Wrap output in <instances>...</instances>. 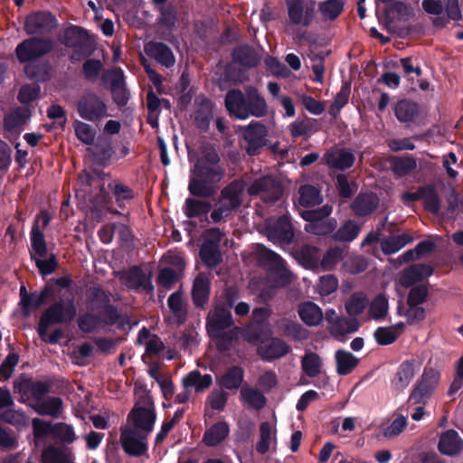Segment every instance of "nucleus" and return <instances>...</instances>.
<instances>
[{
    "label": "nucleus",
    "mask_w": 463,
    "mask_h": 463,
    "mask_svg": "<svg viewBox=\"0 0 463 463\" xmlns=\"http://www.w3.org/2000/svg\"><path fill=\"white\" fill-rule=\"evenodd\" d=\"M225 169L213 145L208 144L201 149L188 183L190 194L197 198H211L217 191V184L224 177Z\"/></svg>",
    "instance_id": "obj_1"
},
{
    "label": "nucleus",
    "mask_w": 463,
    "mask_h": 463,
    "mask_svg": "<svg viewBox=\"0 0 463 463\" xmlns=\"http://www.w3.org/2000/svg\"><path fill=\"white\" fill-rule=\"evenodd\" d=\"M224 106L232 118L241 120L250 117L262 118L268 114L266 99L254 86L246 87L244 92L240 89L228 90Z\"/></svg>",
    "instance_id": "obj_2"
},
{
    "label": "nucleus",
    "mask_w": 463,
    "mask_h": 463,
    "mask_svg": "<svg viewBox=\"0 0 463 463\" xmlns=\"http://www.w3.org/2000/svg\"><path fill=\"white\" fill-rule=\"evenodd\" d=\"M76 316L77 307L73 298L67 301L62 299L54 301L42 313L37 326V333L41 339H44L46 332L51 326L70 323Z\"/></svg>",
    "instance_id": "obj_3"
},
{
    "label": "nucleus",
    "mask_w": 463,
    "mask_h": 463,
    "mask_svg": "<svg viewBox=\"0 0 463 463\" xmlns=\"http://www.w3.org/2000/svg\"><path fill=\"white\" fill-rule=\"evenodd\" d=\"M62 43L72 49L71 61H79L92 55L96 50L95 37L90 32L78 25L68 26L63 33Z\"/></svg>",
    "instance_id": "obj_4"
},
{
    "label": "nucleus",
    "mask_w": 463,
    "mask_h": 463,
    "mask_svg": "<svg viewBox=\"0 0 463 463\" xmlns=\"http://www.w3.org/2000/svg\"><path fill=\"white\" fill-rule=\"evenodd\" d=\"M30 257L35 262L39 273L47 276L53 273L58 267V260L54 253L48 255V246L44 233L35 225L30 232Z\"/></svg>",
    "instance_id": "obj_5"
},
{
    "label": "nucleus",
    "mask_w": 463,
    "mask_h": 463,
    "mask_svg": "<svg viewBox=\"0 0 463 463\" xmlns=\"http://www.w3.org/2000/svg\"><path fill=\"white\" fill-rule=\"evenodd\" d=\"M111 293L100 286L91 287L87 292V303L91 311H99L103 325L112 326L120 318L119 309L111 304Z\"/></svg>",
    "instance_id": "obj_6"
},
{
    "label": "nucleus",
    "mask_w": 463,
    "mask_h": 463,
    "mask_svg": "<svg viewBox=\"0 0 463 463\" xmlns=\"http://www.w3.org/2000/svg\"><path fill=\"white\" fill-rule=\"evenodd\" d=\"M30 36L18 43L14 51L17 61L23 64L43 58L55 46L51 37Z\"/></svg>",
    "instance_id": "obj_7"
},
{
    "label": "nucleus",
    "mask_w": 463,
    "mask_h": 463,
    "mask_svg": "<svg viewBox=\"0 0 463 463\" xmlns=\"http://www.w3.org/2000/svg\"><path fill=\"white\" fill-rule=\"evenodd\" d=\"M259 260L269 269V280L278 288H283L291 283L292 274L286 268L285 260L275 251L264 248L260 251Z\"/></svg>",
    "instance_id": "obj_8"
},
{
    "label": "nucleus",
    "mask_w": 463,
    "mask_h": 463,
    "mask_svg": "<svg viewBox=\"0 0 463 463\" xmlns=\"http://www.w3.org/2000/svg\"><path fill=\"white\" fill-rule=\"evenodd\" d=\"M58 26L56 16L48 10L30 13L24 21V31L28 35L47 37Z\"/></svg>",
    "instance_id": "obj_9"
},
{
    "label": "nucleus",
    "mask_w": 463,
    "mask_h": 463,
    "mask_svg": "<svg viewBox=\"0 0 463 463\" xmlns=\"http://www.w3.org/2000/svg\"><path fill=\"white\" fill-rule=\"evenodd\" d=\"M144 406L136 404L128 416V420L131 421L136 428L135 430L144 431L149 434L153 429L156 420V412L153 398L145 395L142 398Z\"/></svg>",
    "instance_id": "obj_10"
},
{
    "label": "nucleus",
    "mask_w": 463,
    "mask_h": 463,
    "mask_svg": "<svg viewBox=\"0 0 463 463\" xmlns=\"http://www.w3.org/2000/svg\"><path fill=\"white\" fill-rule=\"evenodd\" d=\"M77 112L82 119L96 122L107 116V106L98 94L88 90L79 99Z\"/></svg>",
    "instance_id": "obj_11"
},
{
    "label": "nucleus",
    "mask_w": 463,
    "mask_h": 463,
    "mask_svg": "<svg viewBox=\"0 0 463 463\" xmlns=\"http://www.w3.org/2000/svg\"><path fill=\"white\" fill-rule=\"evenodd\" d=\"M251 196L262 194V200L267 203H275L283 194L282 184L270 175L256 178L248 187Z\"/></svg>",
    "instance_id": "obj_12"
},
{
    "label": "nucleus",
    "mask_w": 463,
    "mask_h": 463,
    "mask_svg": "<svg viewBox=\"0 0 463 463\" xmlns=\"http://www.w3.org/2000/svg\"><path fill=\"white\" fill-rule=\"evenodd\" d=\"M243 138L247 142L246 152L249 156H257L267 144V127L257 121H251L243 129Z\"/></svg>",
    "instance_id": "obj_13"
},
{
    "label": "nucleus",
    "mask_w": 463,
    "mask_h": 463,
    "mask_svg": "<svg viewBox=\"0 0 463 463\" xmlns=\"http://www.w3.org/2000/svg\"><path fill=\"white\" fill-rule=\"evenodd\" d=\"M267 237L274 244L289 245L293 242L294 232L290 219L281 215L267 226Z\"/></svg>",
    "instance_id": "obj_14"
},
{
    "label": "nucleus",
    "mask_w": 463,
    "mask_h": 463,
    "mask_svg": "<svg viewBox=\"0 0 463 463\" xmlns=\"http://www.w3.org/2000/svg\"><path fill=\"white\" fill-rule=\"evenodd\" d=\"M146 435L135 430H122L120 443L123 450L130 457H142L146 455L148 444Z\"/></svg>",
    "instance_id": "obj_15"
},
{
    "label": "nucleus",
    "mask_w": 463,
    "mask_h": 463,
    "mask_svg": "<svg viewBox=\"0 0 463 463\" xmlns=\"http://www.w3.org/2000/svg\"><path fill=\"white\" fill-rule=\"evenodd\" d=\"M52 383L44 381H33L31 378H23L14 383V392L26 396L31 395L32 400L38 404L51 392Z\"/></svg>",
    "instance_id": "obj_16"
},
{
    "label": "nucleus",
    "mask_w": 463,
    "mask_h": 463,
    "mask_svg": "<svg viewBox=\"0 0 463 463\" xmlns=\"http://www.w3.org/2000/svg\"><path fill=\"white\" fill-rule=\"evenodd\" d=\"M120 279L128 288L136 291H145L146 294L154 293V286L151 280V275L146 274L141 267L135 265L122 272Z\"/></svg>",
    "instance_id": "obj_17"
},
{
    "label": "nucleus",
    "mask_w": 463,
    "mask_h": 463,
    "mask_svg": "<svg viewBox=\"0 0 463 463\" xmlns=\"http://www.w3.org/2000/svg\"><path fill=\"white\" fill-rule=\"evenodd\" d=\"M105 176L106 175L102 171L96 169L91 171L84 170L79 176L82 184L98 189L94 195V201L98 204H107L111 200L110 194L105 187Z\"/></svg>",
    "instance_id": "obj_18"
},
{
    "label": "nucleus",
    "mask_w": 463,
    "mask_h": 463,
    "mask_svg": "<svg viewBox=\"0 0 463 463\" xmlns=\"http://www.w3.org/2000/svg\"><path fill=\"white\" fill-rule=\"evenodd\" d=\"M211 288V275L205 272H199L193 281L191 290L192 301L195 308L205 309L210 299Z\"/></svg>",
    "instance_id": "obj_19"
},
{
    "label": "nucleus",
    "mask_w": 463,
    "mask_h": 463,
    "mask_svg": "<svg viewBox=\"0 0 463 463\" xmlns=\"http://www.w3.org/2000/svg\"><path fill=\"white\" fill-rule=\"evenodd\" d=\"M102 80H109L112 99L117 106H126L129 99V93L126 89L124 73L122 70L119 68L109 70L102 75Z\"/></svg>",
    "instance_id": "obj_20"
},
{
    "label": "nucleus",
    "mask_w": 463,
    "mask_h": 463,
    "mask_svg": "<svg viewBox=\"0 0 463 463\" xmlns=\"http://www.w3.org/2000/svg\"><path fill=\"white\" fill-rule=\"evenodd\" d=\"M246 183L242 179H235L223 187L219 196V203L225 204L232 213L238 210L243 202Z\"/></svg>",
    "instance_id": "obj_21"
},
{
    "label": "nucleus",
    "mask_w": 463,
    "mask_h": 463,
    "mask_svg": "<svg viewBox=\"0 0 463 463\" xmlns=\"http://www.w3.org/2000/svg\"><path fill=\"white\" fill-rule=\"evenodd\" d=\"M393 112L397 120L406 124L407 127L420 123V107L415 101L402 99L395 103Z\"/></svg>",
    "instance_id": "obj_22"
},
{
    "label": "nucleus",
    "mask_w": 463,
    "mask_h": 463,
    "mask_svg": "<svg viewBox=\"0 0 463 463\" xmlns=\"http://www.w3.org/2000/svg\"><path fill=\"white\" fill-rule=\"evenodd\" d=\"M146 54L165 68H172L175 57L172 49L165 43L150 41L144 46Z\"/></svg>",
    "instance_id": "obj_23"
},
{
    "label": "nucleus",
    "mask_w": 463,
    "mask_h": 463,
    "mask_svg": "<svg viewBox=\"0 0 463 463\" xmlns=\"http://www.w3.org/2000/svg\"><path fill=\"white\" fill-rule=\"evenodd\" d=\"M379 202V197L372 192L359 193L350 207L355 216L367 217L377 209Z\"/></svg>",
    "instance_id": "obj_24"
},
{
    "label": "nucleus",
    "mask_w": 463,
    "mask_h": 463,
    "mask_svg": "<svg viewBox=\"0 0 463 463\" xmlns=\"http://www.w3.org/2000/svg\"><path fill=\"white\" fill-rule=\"evenodd\" d=\"M290 346L281 338L271 337L266 344L258 347V354L263 361L271 362L287 355Z\"/></svg>",
    "instance_id": "obj_25"
},
{
    "label": "nucleus",
    "mask_w": 463,
    "mask_h": 463,
    "mask_svg": "<svg viewBox=\"0 0 463 463\" xmlns=\"http://www.w3.org/2000/svg\"><path fill=\"white\" fill-rule=\"evenodd\" d=\"M232 326L233 319L231 309L225 307V306L217 305L213 312L208 317L207 326L210 330L219 335L221 332Z\"/></svg>",
    "instance_id": "obj_26"
},
{
    "label": "nucleus",
    "mask_w": 463,
    "mask_h": 463,
    "mask_svg": "<svg viewBox=\"0 0 463 463\" xmlns=\"http://www.w3.org/2000/svg\"><path fill=\"white\" fill-rule=\"evenodd\" d=\"M438 449L443 455H457L463 449V440L456 430H446L439 438Z\"/></svg>",
    "instance_id": "obj_27"
},
{
    "label": "nucleus",
    "mask_w": 463,
    "mask_h": 463,
    "mask_svg": "<svg viewBox=\"0 0 463 463\" xmlns=\"http://www.w3.org/2000/svg\"><path fill=\"white\" fill-rule=\"evenodd\" d=\"M232 57L235 63L247 68L257 67L261 61V56L253 47L248 44L234 48L232 52Z\"/></svg>",
    "instance_id": "obj_28"
},
{
    "label": "nucleus",
    "mask_w": 463,
    "mask_h": 463,
    "mask_svg": "<svg viewBox=\"0 0 463 463\" xmlns=\"http://www.w3.org/2000/svg\"><path fill=\"white\" fill-rule=\"evenodd\" d=\"M327 165L339 171L351 168L355 161L354 153L346 148H341L336 152H328L325 155Z\"/></svg>",
    "instance_id": "obj_29"
},
{
    "label": "nucleus",
    "mask_w": 463,
    "mask_h": 463,
    "mask_svg": "<svg viewBox=\"0 0 463 463\" xmlns=\"http://www.w3.org/2000/svg\"><path fill=\"white\" fill-rule=\"evenodd\" d=\"M52 66L49 61H31L25 63L24 71L29 80L38 82H46L52 78Z\"/></svg>",
    "instance_id": "obj_30"
},
{
    "label": "nucleus",
    "mask_w": 463,
    "mask_h": 463,
    "mask_svg": "<svg viewBox=\"0 0 463 463\" xmlns=\"http://www.w3.org/2000/svg\"><path fill=\"white\" fill-rule=\"evenodd\" d=\"M229 433V424L226 421H218L205 430L203 442L208 447H216L226 439Z\"/></svg>",
    "instance_id": "obj_31"
},
{
    "label": "nucleus",
    "mask_w": 463,
    "mask_h": 463,
    "mask_svg": "<svg viewBox=\"0 0 463 463\" xmlns=\"http://www.w3.org/2000/svg\"><path fill=\"white\" fill-rule=\"evenodd\" d=\"M243 381V368L239 365H232L221 376L218 380V383L222 389L236 391L241 386Z\"/></svg>",
    "instance_id": "obj_32"
},
{
    "label": "nucleus",
    "mask_w": 463,
    "mask_h": 463,
    "mask_svg": "<svg viewBox=\"0 0 463 463\" xmlns=\"http://www.w3.org/2000/svg\"><path fill=\"white\" fill-rule=\"evenodd\" d=\"M298 312L300 319L308 326H318L323 320L322 309L311 301L301 303Z\"/></svg>",
    "instance_id": "obj_33"
},
{
    "label": "nucleus",
    "mask_w": 463,
    "mask_h": 463,
    "mask_svg": "<svg viewBox=\"0 0 463 463\" xmlns=\"http://www.w3.org/2000/svg\"><path fill=\"white\" fill-rule=\"evenodd\" d=\"M32 117V110L29 107H17L4 118V128L9 132H13L18 128L26 124Z\"/></svg>",
    "instance_id": "obj_34"
},
{
    "label": "nucleus",
    "mask_w": 463,
    "mask_h": 463,
    "mask_svg": "<svg viewBox=\"0 0 463 463\" xmlns=\"http://www.w3.org/2000/svg\"><path fill=\"white\" fill-rule=\"evenodd\" d=\"M240 399L249 408L260 411L266 406L265 395L257 388L244 385L241 388Z\"/></svg>",
    "instance_id": "obj_35"
},
{
    "label": "nucleus",
    "mask_w": 463,
    "mask_h": 463,
    "mask_svg": "<svg viewBox=\"0 0 463 463\" xmlns=\"http://www.w3.org/2000/svg\"><path fill=\"white\" fill-rule=\"evenodd\" d=\"M202 262L209 269H214L222 261L220 246L212 241H203L199 250Z\"/></svg>",
    "instance_id": "obj_36"
},
{
    "label": "nucleus",
    "mask_w": 463,
    "mask_h": 463,
    "mask_svg": "<svg viewBox=\"0 0 463 463\" xmlns=\"http://www.w3.org/2000/svg\"><path fill=\"white\" fill-rule=\"evenodd\" d=\"M20 302L22 315L24 317H29L33 312L38 310L43 304H38V291L28 292L25 286L20 288Z\"/></svg>",
    "instance_id": "obj_37"
},
{
    "label": "nucleus",
    "mask_w": 463,
    "mask_h": 463,
    "mask_svg": "<svg viewBox=\"0 0 463 463\" xmlns=\"http://www.w3.org/2000/svg\"><path fill=\"white\" fill-rule=\"evenodd\" d=\"M412 241L413 237L406 232L399 235H391L381 241V249L385 255H392Z\"/></svg>",
    "instance_id": "obj_38"
},
{
    "label": "nucleus",
    "mask_w": 463,
    "mask_h": 463,
    "mask_svg": "<svg viewBox=\"0 0 463 463\" xmlns=\"http://www.w3.org/2000/svg\"><path fill=\"white\" fill-rule=\"evenodd\" d=\"M40 463H75L71 453L60 447L50 445L45 448L40 458Z\"/></svg>",
    "instance_id": "obj_39"
},
{
    "label": "nucleus",
    "mask_w": 463,
    "mask_h": 463,
    "mask_svg": "<svg viewBox=\"0 0 463 463\" xmlns=\"http://www.w3.org/2000/svg\"><path fill=\"white\" fill-rule=\"evenodd\" d=\"M361 232V225L354 220L345 221L332 235V240L339 242L354 241Z\"/></svg>",
    "instance_id": "obj_40"
},
{
    "label": "nucleus",
    "mask_w": 463,
    "mask_h": 463,
    "mask_svg": "<svg viewBox=\"0 0 463 463\" xmlns=\"http://www.w3.org/2000/svg\"><path fill=\"white\" fill-rule=\"evenodd\" d=\"M388 161L391 164V170L399 177L408 175L417 167V161L411 155L405 156H391Z\"/></svg>",
    "instance_id": "obj_41"
},
{
    "label": "nucleus",
    "mask_w": 463,
    "mask_h": 463,
    "mask_svg": "<svg viewBox=\"0 0 463 463\" xmlns=\"http://www.w3.org/2000/svg\"><path fill=\"white\" fill-rule=\"evenodd\" d=\"M63 408V402L60 397L50 396L43 399L38 404L33 405V410L42 416L57 418Z\"/></svg>",
    "instance_id": "obj_42"
},
{
    "label": "nucleus",
    "mask_w": 463,
    "mask_h": 463,
    "mask_svg": "<svg viewBox=\"0 0 463 463\" xmlns=\"http://www.w3.org/2000/svg\"><path fill=\"white\" fill-rule=\"evenodd\" d=\"M336 362V372L339 375H347L359 364V359L352 353L345 350H337L335 354Z\"/></svg>",
    "instance_id": "obj_43"
},
{
    "label": "nucleus",
    "mask_w": 463,
    "mask_h": 463,
    "mask_svg": "<svg viewBox=\"0 0 463 463\" xmlns=\"http://www.w3.org/2000/svg\"><path fill=\"white\" fill-rule=\"evenodd\" d=\"M212 209V204L208 201H203L192 197L185 199L183 212L189 219H194L202 215H206Z\"/></svg>",
    "instance_id": "obj_44"
},
{
    "label": "nucleus",
    "mask_w": 463,
    "mask_h": 463,
    "mask_svg": "<svg viewBox=\"0 0 463 463\" xmlns=\"http://www.w3.org/2000/svg\"><path fill=\"white\" fill-rule=\"evenodd\" d=\"M319 250L315 246H303L298 254V261L306 269L312 270L321 269V259Z\"/></svg>",
    "instance_id": "obj_45"
},
{
    "label": "nucleus",
    "mask_w": 463,
    "mask_h": 463,
    "mask_svg": "<svg viewBox=\"0 0 463 463\" xmlns=\"http://www.w3.org/2000/svg\"><path fill=\"white\" fill-rule=\"evenodd\" d=\"M414 374V361L406 360L400 364L392 380V385L397 390H403L409 385Z\"/></svg>",
    "instance_id": "obj_46"
},
{
    "label": "nucleus",
    "mask_w": 463,
    "mask_h": 463,
    "mask_svg": "<svg viewBox=\"0 0 463 463\" xmlns=\"http://www.w3.org/2000/svg\"><path fill=\"white\" fill-rule=\"evenodd\" d=\"M213 384L211 374H202L199 371L194 370L183 380L184 388L194 387L197 392H203Z\"/></svg>",
    "instance_id": "obj_47"
},
{
    "label": "nucleus",
    "mask_w": 463,
    "mask_h": 463,
    "mask_svg": "<svg viewBox=\"0 0 463 463\" xmlns=\"http://www.w3.org/2000/svg\"><path fill=\"white\" fill-rule=\"evenodd\" d=\"M90 152L95 164L105 165L115 154V149L110 142L99 140L93 146Z\"/></svg>",
    "instance_id": "obj_48"
},
{
    "label": "nucleus",
    "mask_w": 463,
    "mask_h": 463,
    "mask_svg": "<svg viewBox=\"0 0 463 463\" xmlns=\"http://www.w3.org/2000/svg\"><path fill=\"white\" fill-rule=\"evenodd\" d=\"M368 303L369 300L364 292H354L346 299L345 308L350 317H355L364 311Z\"/></svg>",
    "instance_id": "obj_49"
},
{
    "label": "nucleus",
    "mask_w": 463,
    "mask_h": 463,
    "mask_svg": "<svg viewBox=\"0 0 463 463\" xmlns=\"http://www.w3.org/2000/svg\"><path fill=\"white\" fill-rule=\"evenodd\" d=\"M344 0H326L318 5V12L323 20L335 21L343 12L345 7Z\"/></svg>",
    "instance_id": "obj_50"
},
{
    "label": "nucleus",
    "mask_w": 463,
    "mask_h": 463,
    "mask_svg": "<svg viewBox=\"0 0 463 463\" xmlns=\"http://www.w3.org/2000/svg\"><path fill=\"white\" fill-rule=\"evenodd\" d=\"M395 12L402 17H410L412 15V11L410 8V6L402 1L396 0L395 2L392 3L389 7H386L383 11L384 15V28L390 32L392 33L393 31L391 29V24L392 23V18L390 16V13Z\"/></svg>",
    "instance_id": "obj_51"
},
{
    "label": "nucleus",
    "mask_w": 463,
    "mask_h": 463,
    "mask_svg": "<svg viewBox=\"0 0 463 463\" xmlns=\"http://www.w3.org/2000/svg\"><path fill=\"white\" fill-rule=\"evenodd\" d=\"M425 195L422 197L423 207L432 214H438L440 211V198L434 184L424 185Z\"/></svg>",
    "instance_id": "obj_52"
},
{
    "label": "nucleus",
    "mask_w": 463,
    "mask_h": 463,
    "mask_svg": "<svg viewBox=\"0 0 463 463\" xmlns=\"http://www.w3.org/2000/svg\"><path fill=\"white\" fill-rule=\"evenodd\" d=\"M336 228L337 221L335 218H327L326 221L309 222L306 226V231L317 236H332Z\"/></svg>",
    "instance_id": "obj_53"
},
{
    "label": "nucleus",
    "mask_w": 463,
    "mask_h": 463,
    "mask_svg": "<svg viewBox=\"0 0 463 463\" xmlns=\"http://www.w3.org/2000/svg\"><path fill=\"white\" fill-rule=\"evenodd\" d=\"M103 316L92 312H85L78 318L79 329L85 334L94 332L99 325H103Z\"/></svg>",
    "instance_id": "obj_54"
},
{
    "label": "nucleus",
    "mask_w": 463,
    "mask_h": 463,
    "mask_svg": "<svg viewBox=\"0 0 463 463\" xmlns=\"http://www.w3.org/2000/svg\"><path fill=\"white\" fill-rule=\"evenodd\" d=\"M298 203L301 206L306 208L319 204V191L311 184H304L300 186Z\"/></svg>",
    "instance_id": "obj_55"
},
{
    "label": "nucleus",
    "mask_w": 463,
    "mask_h": 463,
    "mask_svg": "<svg viewBox=\"0 0 463 463\" xmlns=\"http://www.w3.org/2000/svg\"><path fill=\"white\" fill-rule=\"evenodd\" d=\"M108 189L111 191L118 207H124V201L131 200L135 197V192L126 184L121 183H109Z\"/></svg>",
    "instance_id": "obj_56"
},
{
    "label": "nucleus",
    "mask_w": 463,
    "mask_h": 463,
    "mask_svg": "<svg viewBox=\"0 0 463 463\" xmlns=\"http://www.w3.org/2000/svg\"><path fill=\"white\" fill-rule=\"evenodd\" d=\"M167 304L178 323L183 324L186 320L187 310L184 306L182 293L179 291L172 293L167 299Z\"/></svg>",
    "instance_id": "obj_57"
},
{
    "label": "nucleus",
    "mask_w": 463,
    "mask_h": 463,
    "mask_svg": "<svg viewBox=\"0 0 463 463\" xmlns=\"http://www.w3.org/2000/svg\"><path fill=\"white\" fill-rule=\"evenodd\" d=\"M103 70V63L100 60L90 58L87 59L81 67V73L85 80L95 82Z\"/></svg>",
    "instance_id": "obj_58"
},
{
    "label": "nucleus",
    "mask_w": 463,
    "mask_h": 463,
    "mask_svg": "<svg viewBox=\"0 0 463 463\" xmlns=\"http://www.w3.org/2000/svg\"><path fill=\"white\" fill-rule=\"evenodd\" d=\"M213 118V109L211 102L206 99L202 103L200 109L195 111L194 122L196 127L203 131H207Z\"/></svg>",
    "instance_id": "obj_59"
},
{
    "label": "nucleus",
    "mask_w": 463,
    "mask_h": 463,
    "mask_svg": "<svg viewBox=\"0 0 463 463\" xmlns=\"http://www.w3.org/2000/svg\"><path fill=\"white\" fill-rule=\"evenodd\" d=\"M316 124L317 119L311 118H307L303 120H295L288 127L290 136L294 138H297L306 136L310 132L316 131Z\"/></svg>",
    "instance_id": "obj_60"
},
{
    "label": "nucleus",
    "mask_w": 463,
    "mask_h": 463,
    "mask_svg": "<svg viewBox=\"0 0 463 463\" xmlns=\"http://www.w3.org/2000/svg\"><path fill=\"white\" fill-rule=\"evenodd\" d=\"M345 250L341 247L330 248L321 259V269L331 270L345 257Z\"/></svg>",
    "instance_id": "obj_61"
},
{
    "label": "nucleus",
    "mask_w": 463,
    "mask_h": 463,
    "mask_svg": "<svg viewBox=\"0 0 463 463\" xmlns=\"http://www.w3.org/2000/svg\"><path fill=\"white\" fill-rule=\"evenodd\" d=\"M334 327L337 334L345 335L347 334H353L359 330L361 324L357 318L353 317H335Z\"/></svg>",
    "instance_id": "obj_62"
},
{
    "label": "nucleus",
    "mask_w": 463,
    "mask_h": 463,
    "mask_svg": "<svg viewBox=\"0 0 463 463\" xmlns=\"http://www.w3.org/2000/svg\"><path fill=\"white\" fill-rule=\"evenodd\" d=\"M303 371L308 377H317L320 373L321 361L317 353H308L301 361Z\"/></svg>",
    "instance_id": "obj_63"
},
{
    "label": "nucleus",
    "mask_w": 463,
    "mask_h": 463,
    "mask_svg": "<svg viewBox=\"0 0 463 463\" xmlns=\"http://www.w3.org/2000/svg\"><path fill=\"white\" fill-rule=\"evenodd\" d=\"M277 328L281 335L287 337L294 339H299L301 337V325L290 319L282 318L279 320L277 322Z\"/></svg>",
    "instance_id": "obj_64"
}]
</instances>
